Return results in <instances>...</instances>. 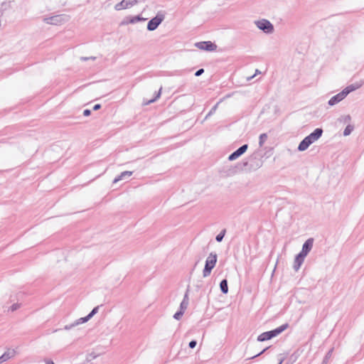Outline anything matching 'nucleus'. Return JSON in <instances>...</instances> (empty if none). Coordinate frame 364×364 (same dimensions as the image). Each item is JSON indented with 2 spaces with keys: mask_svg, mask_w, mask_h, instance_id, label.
Here are the masks:
<instances>
[{
  "mask_svg": "<svg viewBox=\"0 0 364 364\" xmlns=\"http://www.w3.org/2000/svg\"><path fill=\"white\" fill-rule=\"evenodd\" d=\"M321 129H316L314 132L305 137L299 144L298 149L299 151H305L308 147L320 138L322 134Z\"/></svg>",
  "mask_w": 364,
  "mask_h": 364,
  "instance_id": "f257e3e1",
  "label": "nucleus"
},
{
  "mask_svg": "<svg viewBox=\"0 0 364 364\" xmlns=\"http://www.w3.org/2000/svg\"><path fill=\"white\" fill-rule=\"evenodd\" d=\"M360 85H349L346 87L342 92L333 96L328 102L330 105H334L336 103L339 102L342 100H343L350 92L355 90L356 89L360 87Z\"/></svg>",
  "mask_w": 364,
  "mask_h": 364,
  "instance_id": "f03ea898",
  "label": "nucleus"
},
{
  "mask_svg": "<svg viewBox=\"0 0 364 364\" xmlns=\"http://www.w3.org/2000/svg\"><path fill=\"white\" fill-rule=\"evenodd\" d=\"M287 326H288L287 324H284V325H282V326L277 328L274 330L267 331V332H264L258 336L257 340L259 341H265L269 340V339L278 336L282 332H283L287 328Z\"/></svg>",
  "mask_w": 364,
  "mask_h": 364,
  "instance_id": "7ed1b4c3",
  "label": "nucleus"
},
{
  "mask_svg": "<svg viewBox=\"0 0 364 364\" xmlns=\"http://www.w3.org/2000/svg\"><path fill=\"white\" fill-rule=\"evenodd\" d=\"M216 262L217 255L215 254L210 253L205 261V267L203 272L204 277H207L210 274L212 269L216 264Z\"/></svg>",
  "mask_w": 364,
  "mask_h": 364,
  "instance_id": "20e7f679",
  "label": "nucleus"
},
{
  "mask_svg": "<svg viewBox=\"0 0 364 364\" xmlns=\"http://www.w3.org/2000/svg\"><path fill=\"white\" fill-rule=\"evenodd\" d=\"M164 20V15L159 14L154 18L149 21L147 25V28L149 31L155 30L158 26Z\"/></svg>",
  "mask_w": 364,
  "mask_h": 364,
  "instance_id": "39448f33",
  "label": "nucleus"
},
{
  "mask_svg": "<svg viewBox=\"0 0 364 364\" xmlns=\"http://www.w3.org/2000/svg\"><path fill=\"white\" fill-rule=\"evenodd\" d=\"M136 3V0H122L115 6L116 10H122L132 7Z\"/></svg>",
  "mask_w": 364,
  "mask_h": 364,
  "instance_id": "423d86ee",
  "label": "nucleus"
},
{
  "mask_svg": "<svg viewBox=\"0 0 364 364\" xmlns=\"http://www.w3.org/2000/svg\"><path fill=\"white\" fill-rule=\"evenodd\" d=\"M257 25L259 29L263 30L267 33H269L273 31L272 25L267 20L259 21L257 23Z\"/></svg>",
  "mask_w": 364,
  "mask_h": 364,
  "instance_id": "0eeeda50",
  "label": "nucleus"
},
{
  "mask_svg": "<svg viewBox=\"0 0 364 364\" xmlns=\"http://www.w3.org/2000/svg\"><path fill=\"white\" fill-rule=\"evenodd\" d=\"M196 46L201 50H205L209 51L215 50L217 48L216 45L210 41L200 42L196 44Z\"/></svg>",
  "mask_w": 364,
  "mask_h": 364,
  "instance_id": "6e6552de",
  "label": "nucleus"
},
{
  "mask_svg": "<svg viewBox=\"0 0 364 364\" xmlns=\"http://www.w3.org/2000/svg\"><path fill=\"white\" fill-rule=\"evenodd\" d=\"M247 149V144H245V145L242 146L237 151H235V152H233L232 154L230 155L229 160L233 161V160L236 159L240 155L244 154L246 151Z\"/></svg>",
  "mask_w": 364,
  "mask_h": 364,
  "instance_id": "1a4fd4ad",
  "label": "nucleus"
},
{
  "mask_svg": "<svg viewBox=\"0 0 364 364\" xmlns=\"http://www.w3.org/2000/svg\"><path fill=\"white\" fill-rule=\"evenodd\" d=\"M313 246V239L307 240L303 245L301 253H303L304 256H306L309 252L311 250Z\"/></svg>",
  "mask_w": 364,
  "mask_h": 364,
  "instance_id": "9d476101",
  "label": "nucleus"
},
{
  "mask_svg": "<svg viewBox=\"0 0 364 364\" xmlns=\"http://www.w3.org/2000/svg\"><path fill=\"white\" fill-rule=\"evenodd\" d=\"M306 256L303 255V253H299L295 258L294 260V268L296 270H298L301 266V264L303 263L304 258Z\"/></svg>",
  "mask_w": 364,
  "mask_h": 364,
  "instance_id": "9b49d317",
  "label": "nucleus"
},
{
  "mask_svg": "<svg viewBox=\"0 0 364 364\" xmlns=\"http://www.w3.org/2000/svg\"><path fill=\"white\" fill-rule=\"evenodd\" d=\"M220 289L224 294H227L228 291V282L226 279H223L220 284Z\"/></svg>",
  "mask_w": 364,
  "mask_h": 364,
  "instance_id": "f8f14e48",
  "label": "nucleus"
},
{
  "mask_svg": "<svg viewBox=\"0 0 364 364\" xmlns=\"http://www.w3.org/2000/svg\"><path fill=\"white\" fill-rule=\"evenodd\" d=\"M98 307H95L92 309V311L85 318H82L83 322L88 321L94 314L97 312Z\"/></svg>",
  "mask_w": 364,
  "mask_h": 364,
  "instance_id": "ddd939ff",
  "label": "nucleus"
},
{
  "mask_svg": "<svg viewBox=\"0 0 364 364\" xmlns=\"http://www.w3.org/2000/svg\"><path fill=\"white\" fill-rule=\"evenodd\" d=\"M267 134H262L259 136V146H262L263 144H264V142L267 141Z\"/></svg>",
  "mask_w": 364,
  "mask_h": 364,
  "instance_id": "4468645a",
  "label": "nucleus"
},
{
  "mask_svg": "<svg viewBox=\"0 0 364 364\" xmlns=\"http://www.w3.org/2000/svg\"><path fill=\"white\" fill-rule=\"evenodd\" d=\"M132 174V172L131 171H124L122 173L121 176L119 177V178H116L114 180V182L118 181L119 180L122 179L124 176H130Z\"/></svg>",
  "mask_w": 364,
  "mask_h": 364,
  "instance_id": "2eb2a0df",
  "label": "nucleus"
},
{
  "mask_svg": "<svg viewBox=\"0 0 364 364\" xmlns=\"http://www.w3.org/2000/svg\"><path fill=\"white\" fill-rule=\"evenodd\" d=\"M353 127H352L350 125L347 126L343 132L344 135L345 136L349 135L351 133V132L353 131Z\"/></svg>",
  "mask_w": 364,
  "mask_h": 364,
  "instance_id": "dca6fc26",
  "label": "nucleus"
},
{
  "mask_svg": "<svg viewBox=\"0 0 364 364\" xmlns=\"http://www.w3.org/2000/svg\"><path fill=\"white\" fill-rule=\"evenodd\" d=\"M225 230H223V232H221L220 234H218L217 236H216V240L218 241V242H220L222 241L224 235H225Z\"/></svg>",
  "mask_w": 364,
  "mask_h": 364,
  "instance_id": "f3484780",
  "label": "nucleus"
},
{
  "mask_svg": "<svg viewBox=\"0 0 364 364\" xmlns=\"http://www.w3.org/2000/svg\"><path fill=\"white\" fill-rule=\"evenodd\" d=\"M183 312H184V310H181L180 311L176 312V313L174 314L173 317H174L176 319L178 320V319H180L181 316L183 314Z\"/></svg>",
  "mask_w": 364,
  "mask_h": 364,
  "instance_id": "a211bd4d",
  "label": "nucleus"
},
{
  "mask_svg": "<svg viewBox=\"0 0 364 364\" xmlns=\"http://www.w3.org/2000/svg\"><path fill=\"white\" fill-rule=\"evenodd\" d=\"M9 353H4V355H2V356L0 357V363L1 362H4V361H6V360H8L9 358Z\"/></svg>",
  "mask_w": 364,
  "mask_h": 364,
  "instance_id": "6ab92c4d",
  "label": "nucleus"
},
{
  "mask_svg": "<svg viewBox=\"0 0 364 364\" xmlns=\"http://www.w3.org/2000/svg\"><path fill=\"white\" fill-rule=\"evenodd\" d=\"M196 345V342L195 341H192L189 343V347L193 348Z\"/></svg>",
  "mask_w": 364,
  "mask_h": 364,
  "instance_id": "aec40b11",
  "label": "nucleus"
},
{
  "mask_svg": "<svg viewBox=\"0 0 364 364\" xmlns=\"http://www.w3.org/2000/svg\"><path fill=\"white\" fill-rule=\"evenodd\" d=\"M204 72V70L203 69H200L198 70L196 73V76H199L202 73H203Z\"/></svg>",
  "mask_w": 364,
  "mask_h": 364,
  "instance_id": "412c9836",
  "label": "nucleus"
},
{
  "mask_svg": "<svg viewBox=\"0 0 364 364\" xmlns=\"http://www.w3.org/2000/svg\"><path fill=\"white\" fill-rule=\"evenodd\" d=\"M83 114H84L85 116H89V115L90 114V110H89V109H85V110H84V112H83Z\"/></svg>",
  "mask_w": 364,
  "mask_h": 364,
  "instance_id": "4be33fe9",
  "label": "nucleus"
},
{
  "mask_svg": "<svg viewBox=\"0 0 364 364\" xmlns=\"http://www.w3.org/2000/svg\"><path fill=\"white\" fill-rule=\"evenodd\" d=\"M100 105L97 104V105H95L93 107L94 110H97L100 108Z\"/></svg>",
  "mask_w": 364,
  "mask_h": 364,
  "instance_id": "5701e85b",
  "label": "nucleus"
},
{
  "mask_svg": "<svg viewBox=\"0 0 364 364\" xmlns=\"http://www.w3.org/2000/svg\"><path fill=\"white\" fill-rule=\"evenodd\" d=\"M181 310H183V309L186 308V304L184 305V302H182L181 305Z\"/></svg>",
  "mask_w": 364,
  "mask_h": 364,
  "instance_id": "b1692460",
  "label": "nucleus"
},
{
  "mask_svg": "<svg viewBox=\"0 0 364 364\" xmlns=\"http://www.w3.org/2000/svg\"><path fill=\"white\" fill-rule=\"evenodd\" d=\"M260 73V72H259L258 70H256L255 74L253 76H252V77H250V79H251V78H252L254 76H255L257 73Z\"/></svg>",
  "mask_w": 364,
  "mask_h": 364,
  "instance_id": "393cba45",
  "label": "nucleus"
},
{
  "mask_svg": "<svg viewBox=\"0 0 364 364\" xmlns=\"http://www.w3.org/2000/svg\"><path fill=\"white\" fill-rule=\"evenodd\" d=\"M154 100H149L148 102H146V103H145V105H147V104H149V103H150V102H154Z\"/></svg>",
  "mask_w": 364,
  "mask_h": 364,
  "instance_id": "a878e982",
  "label": "nucleus"
},
{
  "mask_svg": "<svg viewBox=\"0 0 364 364\" xmlns=\"http://www.w3.org/2000/svg\"><path fill=\"white\" fill-rule=\"evenodd\" d=\"M47 364H54V363L53 361H49L47 363Z\"/></svg>",
  "mask_w": 364,
  "mask_h": 364,
  "instance_id": "bb28decb",
  "label": "nucleus"
}]
</instances>
